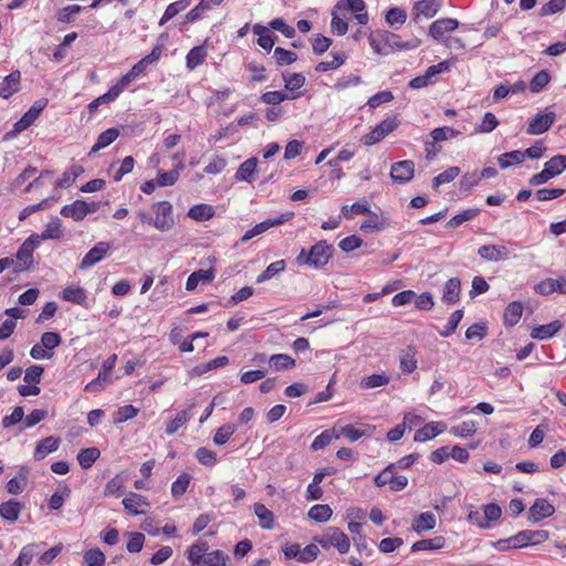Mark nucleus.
<instances>
[{
	"label": "nucleus",
	"mask_w": 566,
	"mask_h": 566,
	"mask_svg": "<svg viewBox=\"0 0 566 566\" xmlns=\"http://www.w3.org/2000/svg\"><path fill=\"white\" fill-rule=\"evenodd\" d=\"M21 74L19 71H14L6 76L0 82V96L2 98H9L20 90Z\"/></svg>",
	"instance_id": "a211bd4d"
},
{
	"label": "nucleus",
	"mask_w": 566,
	"mask_h": 566,
	"mask_svg": "<svg viewBox=\"0 0 566 566\" xmlns=\"http://www.w3.org/2000/svg\"><path fill=\"white\" fill-rule=\"evenodd\" d=\"M214 216V209L212 206L206 203H199L192 206L188 211V217L196 221H207Z\"/></svg>",
	"instance_id": "c85d7f7f"
},
{
	"label": "nucleus",
	"mask_w": 566,
	"mask_h": 566,
	"mask_svg": "<svg viewBox=\"0 0 566 566\" xmlns=\"http://www.w3.org/2000/svg\"><path fill=\"white\" fill-rule=\"evenodd\" d=\"M369 44L376 54L387 55L395 49H415L417 43L402 42L399 35L389 31H377L369 34Z\"/></svg>",
	"instance_id": "f03ea898"
},
{
	"label": "nucleus",
	"mask_w": 566,
	"mask_h": 566,
	"mask_svg": "<svg viewBox=\"0 0 566 566\" xmlns=\"http://www.w3.org/2000/svg\"><path fill=\"white\" fill-rule=\"evenodd\" d=\"M370 212V206L366 199L357 201L352 206H343L342 207V217L346 219H352L353 214H366Z\"/></svg>",
	"instance_id": "2f4dec72"
},
{
	"label": "nucleus",
	"mask_w": 566,
	"mask_h": 566,
	"mask_svg": "<svg viewBox=\"0 0 566 566\" xmlns=\"http://www.w3.org/2000/svg\"><path fill=\"white\" fill-rule=\"evenodd\" d=\"M254 513L259 518V524L264 530H272L274 527V514L264 504H254Z\"/></svg>",
	"instance_id": "cd10ccee"
},
{
	"label": "nucleus",
	"mask_w": 566,
	"mask_h": 566,
	"mask_svg": "<svg viewBox=\"0 0 566 566\" xmlns=\"http://www.w3.org/2000/svg\"><path fill=\"white\" fill-rule=\"evenodd\" d=\"M273 57L276 63L281 66L290 65L297 60V55L293 51L285 50L283 48H276L273 53Z\"/></svg>",
	"instance_id": "bf43d9fd"
},
{
	"label": "nucleus",
	"mask_w": 566,
	"mask_h": 566,
	"mask_svg": "<svg viewBox=\"0 0 566 566\" xmlns=\"http://www.w3.org/2000/svg\"><path fill=\"white\" fill-rule=\"evenodd\" d=\"M188 6H189L188 0H179V1L170 3L166 8V10L160 19V24H164V23L168 22L169 20H171L180 11L185 10Z\"/></svg>",
	"instance_id": "8fccbe9b"
},
{
	"label": "nucleus",
	"mask_w": 566,
	"mask_h": 566,
	"mask_svg": "<svg viewBox=\"0 0 566 566\" xmlns=\"http://www.w3.org/2000/svg\"><path fill=\"white\" fill-rule=\"evenodd\" d=\"M285 268L286 263L284 260L272 262L266 266V269L261 274L258 275L256 283H262L274 277L279 273L283 272Z\"/></svg>",
	"instance_id": "4c0bfd02"
},
{
	"label": "nucleus",
	"mask_w": 566,
	"mask_h": 566,
	"mask_svg": "<svg viewBox=\"0 0 566 566\" xmlns=\"http://www.w3.org/2000/svg\"><path fill=\"white\" fill-rule=\"evenodd\" d=\"M479 213H480L479 208H471V209L463 210L460 213L455 214L453 218H451L448 221L447 226L449 228H458L462 223L473 220L475 217H478Z\"/></svg>",
	"instance_id": "58836bf2"
},
{
	"label": "nucleus",
	"mask_w": 566,
	"mask_h": 566,
	"mask_svg": "<svg viewBox=\"0 0 566 566\" xmlns=\"http://www.w3.org/2000/svg\"><path fill=\"white\" fill-rule=\"evenodd\" d=\"M156 217L153 226L160 231H168L174 226L172 206L168 201H159L153 206Z\"/></svg>",
	"instance_id": "39448f33"
},
{
	"label": "nucleus",
	"mask_w": 566,
	"mask_h": 566,
	"mask_svg": "<svg viewBox=\"0 0 566 566\" xmlns=\"http://www.w3.org/2000/svg\"><path fill=\"white\" fill-rule=\"evenodd\" d=\"M289 98V94L284 91H271L262 94L261 102L268 105L277 106L280 103Z\"/></svg>",
	"instance_id": "0e129e2a"
},
{
	"label": "nucleus",
	"mask_w": 566,
	"mask_h": 566,
	"mask_svg": "<svg viewBox=\"0 0 566 566\" xmlns=\"http://www.w3.org/2000/svg\"><path fill=\"white\" fill-rule=\"evenodd\" d=\"M235 432V427L232 423H226L222 427H220L213 437V442L217 446H223L226 444L231 436Z\"/></svg>",
	"instance_id": "5fc2aeb1"
},
{
	"label": "nucleus",
	"mask_w": 566,
	"mask_h": 566,
	"mask_svg": "<svg viewBox=\"0 0 566 566\" xmlns=\"http://www.w3.org/2000/svg\"><path fill=\"white\" fill-rule=\"evenodd\" d=\"M415 164L412 160H402L392 164L390 177L395 182L406 184L413 178Z\"/></svg>",
	"instance_id": "9d476101"
},
{
	"label": "nucleus",
	"mask_w": 566,
	"mask_h": 566,
	"mask_svg": "<svg viewBox=\"0 0 566 566\" xmlns=\"http://www.w3.org/2000/svg\"><path fill=\"white\" fill-rule=\"evenodd\" d=\"M544 167L556 177L566 169V155H556L545 163Z\"/></svg>",
	"instance_id": "c03bdc74"
},
{
	"label": "nucleus",
	"mask_w": 566,
	"mask_h": 566,
	"mask_svg": "<svg viewBox=\"0 0 566 566\" xmlns=\"http://www.w3.org/2000/svg\"><path fill=\"white\" fill-rule=\"evenodd\" d=\"M436 526V516L431 512L421 513L415 521L412 527L417 533L429 531Z\"/></svg>",
	"instance_id": "e433bc0d"
},
{
	"label": "nucleus",
	"mask_w": 566,
	"mask_h": 566,
	"mask_svg": "<svg viewBox=\"0 0 566 566\" xmlns=\"http://www.w3.org/2000/svg\"><path fill=\"white\" fill-rule=\"evenodd\" d=\"M463 318V311L462 310H457L454 311L449 319H448V323L447 325L444 326V328L442 331L439 332V334L442 336V337H448L450 336L451 334H453L459 325V323L461 322V319Z\"/></svg>",
	"instance_id": "864d4df0"
},
{
	"label": "nucleus",
	"mask_w": 566,
	"mask_h": 566,
	"mask_svg": "<svg viewBox=\"0 0 566 566\" xmlns=\"http://www.w3.org/2000/svg\"><path fill=\"white\" fill-rule=\"evenodd\" d=\"M208 549L207 543H196L188 549V559L191 564H200L205 559L206 552Z\"/></svg>",
	"instance_id": "de8ad7c7"
},
{
	"label": "nucleus",
	"mask_w": 566,
	"mask_h": 566,
	"mask_svg": "<svg viewBox=\"0 0 566 566\" xmlns=\"http://www.w3.org/2000/svg\"><path fill=\"white\" fill-rule=\"evenodd\" d=\"M523 313V305L521 302H511L504 311V322L509 326H514L518 323Z\"/></svg>",
	"instance_id": "72a5a7b5"
},
{
	"label": "nucleus",
	"mask_w": 566,
	"mask_h": 566,
	"mask_svg": "<svg viewBox=\"0 0 566 566\" xmlns=\"http://www.w3.org/2000/svg\"><path fill=\"white\" fill-rule=\"evenodd\" d=\"M478 255L489 262H499L510 258V250L505 245L484 244L479 248Z\"/></svg>",
	"instance_id": "f8f14e48"
},
{
	"label": "nucleus",
	"mask_w": 566,
	"mask_h": 566,
	"mask_svg": "<svg viewBox=\"0 0 566 566\" xmlns=\"http://www.w3.org/2000/svg\"><path fill=\"white\" fill-rule=\"evenodd\" d=\"M549 80H551V76L547 71L543 70V71L537 72L530 83L531 92H533V93L541 92L549 83Z\"/></svg>",
	"instance_id": "680f3d73"
},
{
	"label": "nucleus",
	"mask_w": 566,
	"mask_h": 566,
	"mask_svg": "<svg viewBox=\"0 0 566 566\" xmlns=\"http://www.w3.org/2000/svg\"><path fill=\"white\" fill-rule=\"evenodd\" d=\"M562 326L563 324L560 321H554L545 325H539L532 329L531 336L539 340L548 339L556 335L560 331Z\"/></svg>",
	"instance_id": "412c9836"
},
{
	"label": "nucleus",
	"mask_w": 566,
	"mask_h": 566,
	"mask_svg": "<svg viewBox=\"0 0 566 566\" xmlns=\"http://www.w3.org/2000/svg\"><path fill=\"white\" fill-rule=\"evenodd\" d=\"M111 250V243L101 241L96 243L82 259L78 268L81 270L88 269L102 261Z\"/></svg>",
	"instance_id": "0eeeda50"
},
{
	"label": "nucleus",
	"mask_w": 566,
	"mask_h": 566,
	"mask_svg": "<svg viewBox=\"0 0 566 566\" xmlns=\"http://www.w3.org/2000/svg\"><path fill=\"white\" fill-rule=\"evenodd\" d=\"M548 538L547 531H531L525 530L518 532L516 535L509 537L513 548H522L527 545H537L544 543Z\"/></svg>",
	"instance_id": "20e7f679"
},
{
	"label": "nucleus",
	"mask_w": 566,
	"mask_h": 566,
	"mask_svg": "<svg viewBox=\"0 0 566 566\" xmlns=\"http://www.w3.org/2000/svg\"><path fill=\"white\" fill-rule=\"evenodd\" d=\"M444 545V538L437 536L434 538L421 539L412 544L411 551H437L442 548Z\"/></svg>",
	"instance_id": "f704fd0d"
},
{
	"label": "nucleus",
	"mask_w": 566,
	"mask_h": 566,
	"mask_svg": "<svg viewBox=\"0 0 566 566\" xmlns=\"http://www.w3.org/2000/svg\"><path fill=\"white\" fill-rule=\"evenodd\" d=\"M101 452L97 448H86L77 454V461L83 469H88L98 459Z\"/></svg>",
	"instance_id": "ea45409f"
},
{
	"label": "nucleus",
	"mask_w": 566,
	"mask_h": 566,
	"mask_svg": "<svg viewBox=\"0 0 566 566\" xmlns=\"http://www.w3.org/2000/svg\"><path fill=\"white\" fill-rule=\"evenodd\" d=\"M556 115L554 112H539L530 122L527 134L539 135L549 129L554 124Z\"/></svg>",
	"instance_id": "1a4fd4ad"
},
{
	"label": "nucleus",
	"mask_w": 566,
	"mask_h": 566,
	"mask_svg": "<svg viewBox=\"0 0 566 566\" xmlns=\"http://www.w3.org/2000/svg\"><path fill=\"white\" fill-rule=\"evenodd\" d=\"M207 57V51L203 45L192 48L186 57V65L189 70H195L203 63Z\"/></svg>",
	"instance_id": "7c9ffc66"
},
{
	"label": "nucleus",
	"mask_w": 566,
	"mask_h": 566,
	"mask_svg": "<svg viewBox=\"0 0 566 566\" xmlns=\"http://www.w3.org/2000/svg\"><path fill=\"white\" fill-rule=\"evenodd\" d=\"M554 512V506L546 499H536L530 507L528 515L533 522H539L552 516Z\"/></svg>",
	"instance_id": "dca6fc26"
},
{
	"label": "nucleus",
	"mask_w": 566,
	"mask_h": 566,
	"mask_svg": "<svg viewBox=\"0 0 566 566\" xmlns=\"http://www.w3.org/2000/svg\"><path fill=\"white\" fill-rule=\"evenodd\" d=\"M293 213H283L275 218H269L258 224H255L252 229L248 230L243 237L241 238V242H248L252 238L260 235L271 229L272 227L280 226L292 218Z\"/></svg>",
	"instance_id": "423d86ee"
},
{
	"label": "nucleus",
	"mask_w": 566,
	"mask_h": 566,
	"mask_svg": "<svg viewBox=\"0 0 566 566\" xmlns=\"http://www.w3.org/2000/svg\"><path fill=\"white\" fill-rule=\"evenodd\" d=\"M451 66V62L450 61H442L436 65H431L429 66L424 74H422V78L424 81V84L426 86H428L429 84H431L433 82V77L437 76L438 74H441L446 71H448Z\"/></svg>",
	"instance_id": "a18cd8bd"
},
{
	"label": "nucleus",
	"mask_w": 566,
	"mask_h": 566,
	"mask_svg": "<svg viewBox=\"0 0 566 566\" xmlns=\"http://www.w3.org/2000/svg\"><path fill=\"white\" fill-rule=\"evenodd\" d=\"M258 159L252 157L243 161L238 168L234 178L238 181L252 182L256 171Z\"/></svg>",
	"instance_id": "5701e85b"
},
{
	"label": "nucleus",
	"mask_w": 566,
	"mask_h": 566,
	"mask_svg": "<svg viewBox=\"0 0 566 566\" xmlns=\"http://www.w3.org/2000/svg\"><path fill=\"white\" fill-rule=\"evenodd\" d=\"M190 419V415L187 410H181L177 413V416L167 423L166 433L168 436H172L177 432L179 428L186 424Z\"/></svg>",
	"instance_id": "3c124183"
},
{
	"label": "nucleus",
	"mask_w": 566,
	"mask_h": 566,
	"mask_svg": "<svg viewBox=\"0 0 566 566\" xmlns=\"http://www.w3.org/2000/svg\"><path fill=\"white\" fill-rule=\"evenodd\" d=\"M407 20L406 11L400 8H391L386 13V22L394 25H402Z\"/></svg>",
	"instance_id": "69168bd1"
},
{
	"label": "nucleus",
	"mask_w": 566,
	"mask_h": 566,
	"mask_svg": "<svg viewBox=\"0 0 566 566\" xmlns=\"http://www.w3.org/2000/svg\"><path fill=\"white\" fill-rule=\"evenodd\" d=\"M476 431L475 422L472 420L463 421L458 426L450 429V432L455 437L467 438L474 434Z\"/></svg>",
	"instance_id": "4d7b16f0"
},
{
	"label": "nucleus",
	"mask_w": 566,
	"mask_h": 566,
	"mask_svg": "<svg viewBox=\"0 0 566 566\" xmlns=\"http://www.w3.org/2000/svg\"><path fill=\"white\" fill-rule=\"evenodd\" d=\"M460 175V168L459 167H450L436 176L432 180V187L434 189L439 188L443 184H448L452 180H454Z\"/></svg>",
	"instance_id": "09e8293b"
},
{
	"label": "nucleus",
	"mask_w": 566,
	"mask_h": 566,
	"mask_svg": "<svg viewBox=\"0 0 566 566\" xmlns=\"http://www.w3.org/2000/svg\"><path fill=\"white\" fill-rule=\"evenodd\" d=\"M63 234L62 224L59 218H53L41 233L42 240L60 239Z\"/></svg>",
	"instance_id": "49530a36"
},
{
	"label": "nucleus",
	"mask_w": 566,
	"mask_h": 566,
	"mask_svg": "<svg viewBox=\"0 0 566 566\" xmlns=\"http://www.w3.org/2000/svg\"><path fill=\"white\" fill-rule=\"evenodd\" d=\"M84 563L86 566H104L105 555L98 548L88 549L84 554Z\"/></svg>",
	"instance_id": "e2e57ef3"
},
{
	"label": "nucleus",
	"mask_w": 566,
	"mask_h": 566,
	"mask_svg": "<svg viewBox=\"0 0 566 566\" xmlns=\"http://www.w3.org/2000/svg\"><path fill=\"white\" fill-rule=\"evenodd\" d=\"M346 56L343 53H334L331 61H323L317 64L316 71L327 72L329 70H336L345 63Z\"/></svg>",
	"instance_id": "13d9d810"
},
{
	"label": "nucleus",
	"mask_w": 566,
	"mask_h": 566,
	"mask_svg": "<svg viewBox=\"0 0 566 566\" xmlns=\"http://www.w3.org/2000/svg\"><path fill=\"white\" fill-rule=\"evenodd\" d=\"M315 541L323 548L335 547L340 554H345L349 551L350 543L349 538L345 533L335 527H329L321 535L315 537Z\"/></svg>",
	"instance_id": "7ed1b4c3"
},
{
	"label": "nucleus",
	"mask_w": 566,
	"mask_h": 566,
	"mask_svg": "<svg viewBox=\"0 0 566 566\" xmlns=\"http://www.w3.org/2000/svg\"><path fill=\"white\" fill-rule=\"evenodd\" d=\"M84 171L83 167L80 165H73L67 170H65L62 176L55 181V186L59 188H67L70 187L76 178L82 175Z\"/></svg>",
	"instance_id": "c756f323"
},
{
	"label": "nucleus",
	"mask_w": 566,
	"mask_h": 566,
	"mask_svg": "<svg viewBox=\"0 0 566 566\" xmlns=\"http://www.w3.org/2000/svg\"><path fill=\"white\" fill-rule=\"evenodd\" d=\"M148 66L149 65L147 64V62L144 59H142L130 69L128 73L122 76V80L127 85H129L133 81L144 75Z\"/></svg>",
	"instance_id": "603ef678"
},
{
	"label": "nucleus",
	"mask_w": 566,
	"mask_h": 566,
	"mask_svg": "<svg viewBox=\"0 0 566 566\" xmlns=\"http://www.w3.org/2000/svg\"><path fill=\"white\" fill-rule=\"evenodd\" d=\"M228 556L221 551H213L206 554L202 564L205 566H226Z\"/></svg>",
	"instance_id": "338daca9"
},
{
	"label": "nucleus",
	"mask_w": 566,
	"mask_h": 566,
	"mask_svg": "<svg viewBox=\"0 0 566 566\" xmlns=\"http://www.w3.org/2000/svg\"><path fill=\"white\" fill-rule=\"evenodd\" d=\"M253 33L259 36L258 44L264 50H271L274 45V36L268 32V29L263 25L255 24L253 27Z\"/></svg>",
	"instance_id": "79ce46f5"
},
{
	"label": "nucleus",
	"mask_w": 566,
	"mask_h": 566,
	"mask_svg": "<svg viewBox=\"0 0 566 566\" xmlns=\"http://www.w3.org/2000/svg\"><path fill=\"white\" fill-rule=\"evenodd\" d=\"M61 297L70 303L76 305H85L87 301V293L81 286H67L61 292Z\"/></svg>",
	"instance_id": "b1692460"
},
{
	"label": "nucleus",
	"mask_w": 566,
	"mask_h": 566,
	"mask_svg": "<svg viewBox=\"0 0 566 566\" xmlns=\"http://www.w3.org/2000/svg\"><path fill=\"white\" fill-rule=\"evenodd\" d=\"M459 27V21L452 18H442L433 21L429 28V34L434 40H441L447 32H452Z\"/></svg>",
	"instance_id": "ddd939ff"
},
{
	"label": "nucleus",
	"mask_w": 566,
	"mask_h": 566,
	"mask_svg": "<svg viewBox=\"0 0 566 566\" xmlns=\"http://www.w3.org/2000/svg\"><path fill=\"white\" fill-rule=\"evenodd\" d=\"M447 429V424L441 421H432L418 429L415 433L413 440L416 442H426L436 438Z\"/></svg>",
	"instance_id": "4468645a"
},
{
	"label": "nucleus",
	"mask_w": 566,
	"mask_h": 566,
	"mask_svg": "<svg viewBox=\"0 0 566 566\" xmlns=\"http://www.w3.org/2000/svg\"><path fill=\"white\" fill-rule=\"evenodd\" d=\"M22 504L15 500H9L0 504V515L9 522H15L22 510Z\"/></svg>",
	"instance_id": "a878e982"
},
{
	"label": "nucleus",
	"mask_w": 566,
	"mask_h": 566,
	"mask_svg": "<svg viewBox=\"0 0 566 566\" xmlns=\"http://www.w3.org/2000/svg\"><path fill=\"white\" fill-rule=\"evenodd\" d=\"M44 104L35 103L15 124L12 130V135L20 134L29 126H31L34 120L39 117L42 112Z\"/></svg>",
	"instance_id": "f3484780"
},
{
	"label": "nucleus",
	"mask_w": 566,
	"mask_h": 566,
	"mask_svg": "<svg viewBox=\"0 0 566 566\" xmlns=\"http://www.w3.org/2000/svg\"><path fill=\"white\" fill-rule=\"evenodd\" d=\"M333 514L332 509L327 504H316L308 511V517L316 522H326Z\"/></svg>",
	"instance_id": "37998d69"
},
{
	"label": "nucleus",
	"mask_w": 566,
	"mask_h": 566,
	"mask_svg": "<svg viewBox=\"0 0 566 566\" xmlns=\"http://www.w3.org/2000/svg\"><path fill=\"white\" fill-rule=\"evenodd\" d=\"M390 381V377L385 374H373L369 376H365L360 379L359 387L361 389H374L378 387H384L388 385Z\"/></svg>",
	"instance_id": "bb28decb"
},
{
	"label": "nucleus",
	"mask_w": 566,
	"mask_h": 566,
	"mask_svg": "<svg viewBox=\"0 0 566 566\" xmlns=\"http://www.w3.org/2000/svg\"><path fill=\"white\" fill-rule=\"evenodd\" d=\"M400 124V120L397 116H391L385 118L382 122H380L376 128L381 134V136L387 137L390 133L396 130Z\"/></svg>",
	"instance_id": "774afa93"
},
{
	"label": "nucleus",
	"mask_w": 566,
	"mask_h": 566,
	"mask_svg": "<svg viewBox=\"0 0 566 566\" xmlns=\"http://www.w3.org/2000/svg\"><path fill=\"white\" fill-rule=\"evenodd\" d=\"M214 279V272L212 269H208V270H198V271H195L192 272L188 279H187V282H186V290L187 291H193L195 289H197L198 284L201 282V283H210L212 282Z\"/></svg>",
	"instance_id": "4be33fe9"
},
{
	"label": "nucleus",
	"mask_w": 566,
	"mask_h": 566,
	"mask_svg": "<svg viewBox=\"0 0 566 566\" xmlns=\"http://www.w3.org/2000/svg\"><path fill=\"white\" fill-rule=\"evenodd\" d=\"M61 214L65 218H72L81 221L87 216V202L84 200H75L71 205H66L61 209Z\"/></svg>",
	"instance_id": "6ab92c4d"
},
{
	"label": "nucleus",
	"mask_w": 566,
	"mask_h": 566,
	"mask_svg": "<svg viewBox=\"0 0 566 566\" xmlns=\"http://www.w3.org/2000/svg\"><path fill=\"white\" fill-rule=\"evenodd\" d=\"M119 135L118 129L116 128H108L99 134L97 137L96 143L91 149V153H96L107 146H109Z\"/></svg>",
	"instance_id": "473e14b6"
},
{
	"label": "nucleus",
	"mask_w": 566,
	"mask_h": 566,
	"mask_svg": "<svg viewBox=\"0 0 566 566\" xmlns=\"http://www.w3.org/2000/svg\"><path fill=\"white\" fill-rule=\"evenodd\" d=\"M124 509L133 515L146 514L150 504L147 499L138 493L129 492L123 500Z\"/></svg>",
	"instance_id": "9b49d317"
},
{
	"label": "nucleus",
	"mask_w": 566,
	"mask_h": 566,
	"mask_svg": "<svg viewBox=\"0 0 566 566\" xmlns=\"http://www.w3.org/2000/svg\"><path fill=\"white\" fill-rule=\"evenodd\" d=\"M443 0H420L413 4V20L419 22L421 19H430L437 14Z\"/></svg>",
	"instance_id": "6e6552de"
},
{
	"label": "nucleus",
	"mask_w": 566,
	"mask_h": 566,
	"mask_svg": "<svg viewBox=\"0 0 566 566\" xmlns=\"http://www.w3.org/2000/svg\"><path fill=\"white\" fill-rule=\"evenodd\" d=\"M332 255L333 245L327 243L326 240H321L310 250L303 248L295 258V263L298 266L307 265L314 269H323L329 262Z\"/></svg>",
	"instance_id": "f257e3e1"
},
{
	"label": "nucleus",
	"mask_w": 566,
	"mask_h": 566,
	"mask_svg": "<svg viewBox=\"0 0 566 566\" xmlns=\"http://www.w3.org/2000/svg\"><path fill=\"white\" fill-rule=\"evenodd\" d=\"M269 364L274 370H286L295 366V360L286 354H274L269 358Z\"/></svg>",
	"instance_id": "c9c22d12"
},
{
	"label": "nucleus",
	"mask_w": 566,
	"mask_h": 566,
	"mask_svg": "<svg viewBox=\"0 0 566 566\" xmlns=\"http://www.w3.org/2000/svg\"><path fill=\"white\" fill-rule=\"evenodd\" d=\"M534 290L541 295H549L554 292L566 294V279H546L536 284Z\"/></svg>",
	"instance_id": "2eb2a0df"
},
{
	"label": "nucleus",
	"mask_w": 566,
	"mask_h": 566,
	"mask_svg": "<svg viewBox=\"0 0 566 566\" xmlns=\"http://www.w3.org/2000/svg\"><path fill=\"white\" fill-rule=\"evenodd\" d=\"M461 291V283L458 277H452L447 281L444 289L442 301L448 304H454L459 301Z\"/></svg>",
	"instance_id": "393cba45"
},
{
	"label": "nucleus",
	"mask_w": 566,
	"mask_h": 566,
	"mask_svg": "<svg viewBox=\"0 0 566 566\" xmlns=\"http://www.w3.org/2000/svg\"><path fill=\"white\" fill-rule=\"evenodd\" d=\"M191 481V476L188 473L180 474L171 485V494L175 497L181 496L186 493Z\"/></svg>",
	"instance_id": "052dcab7"
},
{
	"label": "nucleus",
	"mask_w": 566,
	"mask_h": 566,
	"mask_svg": "<svg viewBox=\"0 0 566 566\" xmlns=\"http://www.w3.org/2000/svg\"><path fill=\"white\" fill-rule=\"evenodd\" d=\"M138 415V409L133 405H126L116 410L114 413V422L122 423L135 418Z\"/></svg>",
	"instance_id": "6e6d98bb"
},
{
	"label": "nucleus",
	"mask_w": 566,
	"mask_h": 566,
	"mask_svg": "<svg viewBox=\"0 0 566 566\" xmlns=\"http://www.w3.org/2000/svg\"><path fill=\"white\" fill-rule=\"evenodd\" d=\"M524 160V154L521 150H512L502 154L497 158V163L502 169H506L513 165L521 164Z\"/></svg>",
	"instance_id": "a19ab883"
},
{
	"label": "nucleus",
	"mask_w": 566,
	"mask_h": 566,
	"mask_svg": "<svg viewBox=\"0 0 566 566\" xmlns=\"http://www.w3.org/2000/svg\"><path fill=\"white\" fill-rule=\"evenodd\" d=\"M59 446V438L52 436L46 437L38 442L33 457L36 461L43 460L49 453L57 450Z\"/></svg>",
	"instance_id": "aec40b11"
}]
</instances>
